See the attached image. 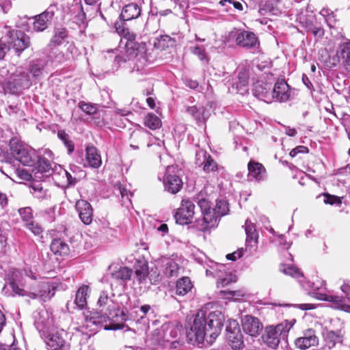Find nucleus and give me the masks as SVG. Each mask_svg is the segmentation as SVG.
Returning a JSON list of instances; mask_svg holds the SVG:
<instances>
[{
    "mask_svg": "<svg viewBox=\"0 0 350 350\" xmlns=\"http://www.w3.org/2000/svg\"><path fill=\"white\" fill-rule=\"evenodd\" d=\"M187 113L198 122H204L209 117V111L202 106H191L187 108Z\"/></svg>",
    "mask_w": 350,
    "mask_h": 350,
    "instance_id": "obj_26",
    "label": "nucleus"
},
{
    "mask_svg": "<svg viewBox=\"0 0 350 350\" xmlns=\"http://www.w3.org/2000/svg\"><path fill=\"white\" fill-rule=\"evenodd\" d=\"M241 324L244 332L252 337L258 336L263 328L259 319L251 315L244 316L242 318Z\"/></svg>",
    "mask_w": 350,
    "mask_h": 350,
    "instance_id": "obj_11",
    "label": "nucleus"
},
{
    "mask_svg": "<svg viewBox=\"0 0 350 350\" xmlns=\"http://www.w3.org/2000/svg\"><path fill=\"white\" fill-rule=\"evenodd\" d=\"M67 37V31L64 28H59L55 31V34L51 40V43L59 45Z\"/></svg>",
    "mask_w": 350,
    "mask_h": 350,
    "instance_id": "obj_47",
    "label": "nucleus"
},
{
    "mask_svg": "<svg viewBox=\"0 0 350 350\" xmlns=\"http://www.w3.org/2000/svg\"><path fill=\"white\" fill-rule=\"evenodd\" d=\"M39 314L40 318L36 321L35 324L37 329L40 332L41 330L47 328L51 321L49 318L47 312H41Z\"/></svg>",
    "mask_w": 350,
    "mask_h": 350,
    "instance_id": "obj_43",
    "label": "nucleus"
},
{
    "mask_svg": "<svg viewBox=\"0 0 350 350\" xmlns=\"http://www.w3.org/2000/svg\"><path fill=\"white\" fill-rule=\"evenodd\" d=\"M191 51L196 55L198 57V58L202 61L208 62V59L205 53V49L203 47L200 46H196L193 47H191Z\"/></svg>",
    "mask_w": 350,
    "mask_h": 350,
    "instance_id": "obj_53",
    "label": "nucleus"
},
{
    "mask_svg": "<svg viewBox=\"0 0 350 350\" xmlns=\"http://www.w3.org/2000/svg\"><path fill=\"white\" fill-rule=\"evenodd\" d=\"M55 295V287L48 282H42L38 284L37 290L30 292L28 297L42 301L49 300Z\"/></svg>",
    "mask_w": 350,
    "mask_h": 350,
    "instance_id": "obj_12",
    "label": "nucleus"
},
{
    "mask_svg": "<svg viewBox=\"0 0 350 350\" xmlns=\"http://www.w3.org/2000/svg\"><path fill=\"white\" fill-rule=\"evenodd\" d=\"M4 40L10 48L12 47L18 53H21L30 44L29 37L19 30H9Z\"/></svg>",
    "mask_w": 350,
    "mask_h": 350,
    "instance_id": "obj_6",
    "label": "nucleus"
},
{
    "mask_svg": "<svg viewBox=\"0 0 350 350\" xmlns=\"http://www.w3.org/2000/svg\"><path fill=\"white\" fill-rule=\"evenodd\" d=\"M224 316L219 310L206 314V310H200L196 314L193 323L187 331V338L189 343H202L206 338L213 342L218 336L224 325Z\"/></svg>",
    "mask_w": 350,
    "mask_h": 350,
    "instance_id": "obj_1",
    "label": "nucleus"
},
{
    "mask_svg": "<svg viewBox=\"0 0 350 350\" xmlns=\"http://www.w3.org/2000/svg\"><path fill=\"white\" fill-rule=\"evenodd\" d=\"M271 88L269 85L263 83H256L253 90V94L259 99L265 102H271Z\"/></svg>",
    "mask_w": 350,
    "mask_h": 350,
    "instance_id": "obj_24",
    "label": "nucleus"
},
{
    "mask_svg": "<svg viewBox=\"0 0 350 350\" xmlns=\"http://www.w3.org/2000/svg\"><path fill=\"white\" fill-rule=\"evenodd\" d=\"M290 88L284 80L278 81L271 90V99L275 98L280 102H285L290 97Z\"/></svg>",
    "mask_w": 350,
    "mask_h": 350,
    "instance_id": "obj_17",
    "label": "nucleus"
},
{
    "mask_svg": "<svg viewBox=\"0 0 350 350\" xmlns=\"http://www.w3.org/2000/svg\"><path fill=\"white\" fill-rule=\"evenodd\" d=\"M280 271L286 275H291L293 278L299 279L304 276L301 271L297 268L292 265H283L280 267Z\"/></svg>",
    "mask_w": 350,
    "mask_h": 350,
    "instance_id": "obj_42",
    "label": "nucleus"
},
{
    "mask_svg": "<svg viewBox=\"0 0 350 350\" xmlns=\"http://www.w3.org/2000/svg\"><path fill=\"white\" fill-rule=\"evenodd\" d=\"M192 287L193 285L189 278L183 277L176 282V294L184 296L191 290Z\"/></svg>",
    "mask_w": 350,
    "mask_h": 350,
    "instance_id": "obj_31",
    "label": "nucleus"
},
{
    "mask_svg": "<svg viewBox=\"0 0 350 350\" xmlns=\"http://www.w3.org/2000/svg\"><path fill=\"white\" fill-rule=\"evenodd\" d=\"M31 193L38 199H44L48 197V190L44 189L40 183H33L31 185Z\"/></svg>",
    "mask_w": 350,
    "mask_h": 350,
    "instance_id": "obj_41",
    "label": "nucleus"
},
{
    "mask_svg": "<svg viewBox=\"0 0 350 350\" xmlns=\"http://www.w3.org/2000/svg\"><path fill=\"white\" fill-rule=\"evenodd\" d=\"M79 107L87 114H94L96 111V108L91 104L85 103L84 102H80L79 103Z\"/></svg>",
    "mask_w": 350,
    "mask_h": 350,
    "instance_id": "obj_57",
    "label": "nucleus"
},
{
    "mask_svg": "<svg viewBox=\"0 0 350 350\" xmlns=\"http://www.w3.org/2000/svg\"><path fill=\"white\" fill-rule=\"evenodd\" d=\"M196 226L200 231H205L211 228L203 218L198 219L196 221Z\"/></svg>",
    "mask_w": 350,
    "mask_h": 350,
    "instance_id": "obj_63",
    "label": "nucleus"
},
{
    "mask_svg": "<svg viewBox=\"0 0 350 350\" xmlns=\"http://www.w3.org/2000/svg\"><path fill=\"white\" fill-rule=\"evenodd\" d=\"M53 8H49L45 12L40 14H38L34 17V22L33 23V29L36 31H43L47 27L49 24L51 23L54 12L52 10Z\"/></svg>",
    "mask_w": 350,
    "mask_h": 350,
    "instance_id": "obj_16",
    "label": "nucleus"
},
{
    "mask_svg": "<svg viewBox=\"0 0 350 350\" xmlns=\"http://www.w3.org/2000/svg\"><path fill=\"white\" fill-rule=\"evenodd\" d=\"M86 161L93 168H98L102 163L101 157L98 150L93 146L86 148Z\"/></svg>",
    "mask_w": 350,
    "mask_h": 350,
    "instance_id": "obj_25",
    "label": "nucleus"
},
{
    "mask_svg": "<svg viewBox=\"0 0 350 350\" xmlns=\"http://www.w3.org/2000/svg\"><path fill=\"white\" fill-rule=\"evenodd\" d=\"M174 39H172L167 35L161 36L159 40V44L161 45L163 47L172 46H174Z\"/></svg>",
    "mask_w": 350,
    "mask_h": 350,
    "instance_id": "obj_58",
    "label": "nucleus"
},
{
    "mask_svg": "<svg viewBox=\"0 0 350 350\" xmlns=\"http://www.w3.org/2000/svg\"><path fill=\"white\" fill-rule=\"evenodd\" d=\"M208 156L209 154H208L205 150H199L196 153V164L199 167H202Z\"/></svg>",
    "mask_w": 350,
    "mask_h": 350,
    "instance_id": "obj_55",
    "label": "nucleus"
},
{
    "mask_svg": "<svg viewBox=\"0 0 350 350\" xmlns=\"http://www.w3.org/2000/svg\"><path fill=\"white\" fill-rule=\"evenodd\" d=\"M76 208L79 212L81 221L88 225L92 221L93 209L91 204L84 200H79L76 203Z\"/></svg>",
    "mask_w": 350,
    "mask_h": 350,
    "instance_id": "obj_18",
    "label": "nucleus"
},
{
    "mask_svg": "<svg viewBox=\"0 0 350 350\" xmlns=\"http://www.w3.org/2000/svg\"><path fill=\"white\" fill-rule=\"evenodd\" d=\"M202 214L203 215L202 218L206 221V224H209L211 228L214 227L217 224V219L219 217L216 213H215L213 209L202 212Z\"/></svg>",
    "mask_w": 350,
    "mask_h": 350,
    "instance_id": "obj_50",
    "label": "nucleus"
},
{
    "mask_svg": "<svg viewBox=\"0 0 350 350\" xmlns=\"http://www.w3.org/2000/svg\"><path fill=\"white\" fill-rule=\"evenodd\" d=\"M37 168L38 172H45L51 174V172L53 170L51 162L44 157H39L37 161Z\"/></svg>",
    "mask_w": 350,
    "mask_h": 350,
    "instance_id": "obj_46",
    "label": "nucleus"
},
{
    "mask_svg": "<svg viewBox=\"0 0 350 350\" xmlns=\"http://www.w3.org/2000/svg\"><path fill=\"white\" fill-rule=\"evenodd\" d=\"M164 270L163 273L167 277H174L177 276L179 273L178 265L171 259H167L163 262Z\"/></svg>",
    "mask_w": 350,
    "mask_h": 350,
    "instance_id": "obj_34",
    "label": "nucleus"
},
{
    "mask_svg": "<svg viewBox=\"0 0 350 350\" xmlns=\"http://www.w3.org/2000/svg\"><path fill=\"white\" fill-rule=\"evenodd\" d=\"M161 330V327L160 328L156 329L152 334V342L154 345H160L164 347H166L165 341V334L160 333Z\"/></svg>",
    "mask_w": 350,
    "mask_h": 350,
    "instance_id": "obj_49",
    "label": "nucleus"
},
{
    "mask_svg": "<svg viewBox=\"0 0 350 350\" xmlns=\"http://www.w3.org/2000/svg\"><path fill=\"white\" fill-rule=\"evenodd\" d=\"M309 31L313 34V36L316 38H322L324 35V30L320 26H312L309 29Z\"/></svg>",
    "mask_w": 350,
    "mask_h": 350,
    "instance_id": "obj_62",
    "label": "nucleus"
},
{
    "mask_svg": "<svg viewBox=\"0 0 350 350\" xmlns=\"http://www.w3.org/2000/svg\"><path fill=\"white\" fill-rule=\"evenodd\" d=\"M230 36L234 37L236 44L241 47L250 49H258L260 42L255 33L248 31H231Z\"/></svg>",
    "mask_w": 350,
    "mask_h": 350,
    "instance_id": "obj_9",
    "label": "nucleus"
},
{
    "mask_svg": "<svg viewBox=\"0 0 350 350\" xmlns=\"http://www.w3.org/2000/svg\"><path fill=\"white\" fill-rule=\"evenodd\" d=\"M25 226L35 235H40L43 231L41 226L33 221H31L30 223H27Z\"/></svg>",
    "mask_w": 350,
    "mask_h": 350,
    "instance_id": "obj_56",
    "label": "nucleus"
},
{
    "mask_svg": "<svg viewBox=\"0 0 350 350\" xmlns=\"http://www.w3.org/2000/svg\"><path fill=\"white\" fill-rule=\"evenodd\" d=\"M219 217L226 215L228 212V204L226 200H220L217 202L215 208L213 209Z\"/></svg>",
    "mask_w": 350,
    "mask_h": 350,
    "instance_id": "obj_48",
    "label": "nucleus"
},
{
    "mask_svg": "<svg viewBox=\"0 0 350 350\" xmlns=\"http://www.w3.org/2000/svg\"><path fill=\"white\" fill-rule=\"evenodd\" d=\"M150 138V133L144 129L133 131L131 135V141L139 145L144 144Z\"/></svg>",
    "mask_w": 350,
    "mask_h": 350,
    "instance_id": "obj_37",
    "label": "nucleus"
},
{
    "mask_svg": "<svg viewBox=\"0 0 350 350\" xmlns=\"http://www.w3.org/2000/svg\"><path fill=\"white\" fill-rule=\"evenodd\" d=\"M217 163L209 154L202 167L204 172L209 173L216 171L217 170Z\"/></svg>",
    "mask_w": 350,
    "mask_h": 350,
    "instance_id": "obj_51",
    "label": "nucleus"
},
{
    "mask_svg": "<svg viewBox=\"0 0 350 350\" xmlns=\"http://www.w3.org/2000/svg\"><path fill=\"white\" fill-rule=\"evenodd\" d=\"M336 55L343 68L350 73V40L339 46Z\"/></svg>",
    "mask_w": 350,
    "mask_h": 350,
    "instance_id": "obj_23",
    "label": "nucleus"
},
{
    "mask_svg": "<svg viewBox=\"0 0 350 350\" xmlns=\"http://www.w3.org/2000/svg\"><path fill=\"white\" fill-rule=\"evenodd\" d=\"M249 81V70L245 67L239 68L237 77L234 79L232 88L237 92L243 94Z\"/></svg>",
    "mask_w": 350,
    "mask_h": 350,
    "instance_id": "obj_19",
    "label": "nucleus"
},
{
    "mask_svg": "<svg viewBox=\"0 0 350 350\" xmlns=\"http://www.w3.org/2000/svg\"><path fill=\"white\" fill-rule=\"evenodd\" d=\"M116 31L123 36L124 39L127 41L125 44L124 51L125 54L122 55H116L115 61L120 64V62H126L127 61L137 60L141 63V65H137V70L142 67L147 62L144 55V48L139 49L137 46V43L135 42L136 35L130 32L128 29L124 27L122 21H116L114 24Z\"/></svg>",
    "mask_w": 350,
    "mask_h": 350,
    "instance_id": "obj_2",
    "label": "nucleus"
},
{
    "mask_svg": "<svg viewBox=\"0 0 350 350\" xmlns=\"http://www.w3.org/2000/svg\"><path fill=\"white\" fill-rule=\"evenodd\" d=\"M296 320L293 319L290 321L285 320L276 326L266 327L265 332L262 336L264 342L271 349H276L281 338L285 339L288 333L295 323Z\"/></svg>",
    "mask_w": 350,
    "mask_h": 350,
    "instance_id": "obj_3",
    "label": "nucleus"
},
{
    "mask_svg": "<svg viewBox=\"0 0 350 350\" xmlns=\"http://www.w3.org/2000/svg\"><path fill=\"white\" fill-rule=\"evenodd\" d=\"M132 273V269L123 267H120L118 271L111 273V277L117 281L124 282L131 279Z\"/></svg>",
    "mask_w": 350,
    "mask_h": 350,
    "instance_id": "obj_35",
    "label": "nucleus"
},
{
    "mask_svg": "<svg viewBox=\"0 0 350 350\" xmlns=\"http://www.w3.org/2000/svg\"><path fill=\"white\" fill-rule=\"evenodd\" d=\"M226 331L228 342L232 349L240 350L244 347L243 336L237 321L229 320Z\"/></svg>",
    "mask_w": 350,
    "mask_h": 350,
    "instance_id": "obj_7",
    "label": "nucleus"
},
{
    "mask_svg": "<svg viewBox=\"0 0 350 350\" xmlns=\"http://www.w3.org/2000/svg\"><path fill=\"white\" fill-rule=\"evenodd\" d=\"M174 170L173 166H167L165 177L163 179L165 190L172 194L178 193L183 187L181 178L178 175L174 173Z\"/></svg>",
    "mask_w": 350,
    "mask_h": 350,
    "instance_id": "obj_10",
    "label": "nucleus"
},
{
    "mask_svg": "<svg viewBox=\"0 0 350 350\" xmlns=\"http://www.w3.org/2000/svg\"><path fill=\"white\" fill-rule=\"evenodd\" d=\"M161 334H165V341L166 344V347L170 346L172 348H176V344H178V340L173 339H176L178 334L179 330L178 328L175 327L172 325L170 324H164L161 326Z\"/></svg>",
    "mask_w": 350,
    "mask_h": 350,
    "instance_id": "obj_22",
    "label": "nucleus"
},
{
    "mask_svg": "<svg viewBox=\"0 0 350 350\" xmlns=\"http://www.w3.org/2000/svg\"><path fill=\"white\" fill-rule=\"evenodd\" d=\"M101 311H105V315L102 316L100 321H105L106 319H113L116 317L122 321H127V315L124 311L115 310V306L113 300L108 296L106 291H102L97 302Z\"/></svg>",
    "mask_w": 350,
    "mask_h": 350,
    "instance_id": "obj_4",
    "label": "nucleus"
},
{
    "mask_svg": "<svg viewBox=\"0 0 350 350\" xmlns=\"http://www.w3.org/2000/svg\"><path fill=\"white\" fill-rule=\"evenodd\" d=\"M247 246L254 247L257 244L258 233L254 224L247 219L245 223Z\"/></svg>",
    "mask_w": 350,
    "mask_h": 350,
    "instance_id": "obj_28",
    "label": "nucleus"
},
{
    "mask_svg": "<svg viewBox=\"0 0 350 350\" xmlns=\"http://www.w3.org/2000/svg\"><path fill=\"white\" fill-rule=\"evenodd\" d=\"M139 316L135 320V323L138 325L137 329L142 331H147L149 328V316L153 314V310L151 306L148 304H145L139 308Z\"/></svg>",
    "mask_w": 350,
    "mask_h": 350,
    "instance_id": "obj_21",
    "label": "nucleus"
},
{
    "mask_svg": "<svg viewBox=\"0 0 350 350\" xmlns=\"http://www.w3.org/2000/svg\"><path fill=\"white\" fill-rule=\"evenodd\" d=\"M14 155L24 165H32L34 163V160L32 159L30 153L24 148L17 150Z\"/></svg>",
    "mask_w": 350,
    "mask_h": 350,
    "instance_id": "obj_38",
    "label": "nucleus"
},
{
    "mask_svg": "<svg viewBox=\"0 0 350 350\" xmlns=\"http://www.w3.org/2000/svg\"><path fill=\"white\" fill-rule=\"evenodd\" d=\"M46 66V61L44 59H38L31 62L29 72L35 78L40 77L44 67Z\"/></svg>",
    "mask_w": 350,
    "mask_h": 350,
    "instance_id": "obj_33",
    "label": "nucleus"
},
{
    "mask_svg": "<svg viewBox=\"0 0 350 350\" xmlns=\"http://www.w3.org/2000/svg\"><path fill=\"white\" fill-rule=\"evenodd\" d=\"M141 8L136 3H128L124 5L120 14V21H129L137 18L141 15Z\"/></svg>",
    "mask_w": 350,
    "mask_h": 350,
    "instance_id": "obj_20",
    "label": "nucleus"
},
{
    "mask_svg": "<svg viewBox=\"0 0 350 350\" xmlns=\"http://www.w3.org/2000/svg\"><path fill=\"white\" fill-rule=\"evenodd\" d=\"M145 125L150 129L155 130L161 125L160 119L152 113H149L145 118Z\"/></svg>",
    "mask_w": 350,
    "mask_h": 350,
    "instance_id": "obj_45",
    "label": "nucleus"
},
{
    "mask_svg": "<svg viewBox=\"0 0 350 350\" xmlns=\"http://www.w3.org/2000/svg\"><path fill=\"white\" fill-rule=\"evenodd\" d=\"M10 285L12 288L13 291L21 296H28L30 292L26 291L23 288H21L15 282L14 280L10 282Z\"/></svg>",
    "mask_w": 350,
    "mask_h": 350,
    "instance_id": "obj_61",
    "label": "nucleus"
},
{
    "mask_svg": "<svg viewBox=\"0 0 350 350\" xmlns=\"http://www.w3.org/2000/svg\"><path fill=\"white\" fill-rule=\"evenodd\" d=\"M19 214L22 218V220L27 224L33 221V212L30 207H25L19 209Z\"/></svg>",
    "mask_w": 350,
    "mask_h": 350,
    "instance_id": "obj_52",
    "label": "nucleus"
},
{
    "mask_svg": "<svg viewBox=\"0 0 350 350\" xmlns=\"http://www.w3.org/2000/svg\"><path fill=\"white\" fill-rule=\"evenodd\" d=\"M48 59L53 65L57 66L65 62L64 54L58 49L53 50L49 55Z\"/></svg>",
    "mask_w": 350,
    "mask_h": 350,
    "instance_id": "obj_44",
    "label": "nucleus"
},
{
    "mask_svg": "<svg viewBox=\"0 0 350 350\" xmlns=\"http://www.w3.org/2000/svg\"><path fill=\"white\" fill-rule=\"evenodd\" d=\"M248 171L249 176L256 180H263L266 174L264 166L261 163L254 161H250L248 163Z\"/></svg>",
    "mask_w": 350,
    "mask_h": 350,
    "instance_id": "obj_27",
    "label": "nucleus"
},
{
    "mask_svg": "<svg viewBox=\"0 0 350 350\" xmlns=\"http://www.w3.org/2000/svg\"><path fill=\"white\" fill-rule=\"evenodd\" d=\"M57 137L67 148L68 154H72L75 150V144L70 139V135L64 130H59L57 132Z\"/></svg>",
    "mask_w": 350,
    "mask_h": 350,
    "instance_id": "obj_40",
    "label": "nucleus"
},
{
    "mask_svg": "<svg viewBox=\"0 0 350 350\" xmlns=\"http://www.w3.org/2000/svg\"><path fill=\"white\" fill-rule=\"evenodd\" d=\"M236 282V276L232 274H228L224 278H220L217 282V287H224L230 283Z\"/></svg>",
    "mask_w": 350,
    "mask_h": 350,
    "instance_id": "obj_54",
    "label": "nucleus"
},
{
    "mask_svg": "<svg viewBox=\"0 0 350 350\" xmlns=\"http://www.w3.org/2000/svg\"><path fill=\"white\" fill-rule=\"evenodd\" d=\"M51 250L56 255L66 256L68 254L70 249L61 239H54L51 244Z\"/></svg>",
    "mask_w": 350,
    "mask_h": 350,
    "instance_id": "obj_32",
    "label": "nucleus"
},
{
    "mask_svg": "<svg viewBox=\"0 0 350 350\" xmlns=\"http://www.w3.org/2000/svg\"><path fill=\"white\" fill-rule=\"evenodd\" d=\"M90 287L88 285H82L76 293L75 303L81 309L87 305V298L90 293Z\"/></svg>",
    "mask_w": 350,
    "mask_h": 350,
    "instance_id": "obj_30",
    "label": "nucleus"
},
{
    "mask_svg": "<svg viewBox=\"0 0 350 350\" xmlns=\"http://www.w3.org/2000/svg\"><path fill=\"white\" fill-rule=\"evenodd\" d=\"M63 334L62 330V332L51 333L45 337L44 342L49 350H69V345L63 338Z\"/></svg>",
    "mask_w": 350,
    "mask_h": 350,
    "instance_id": "obj_14",
    "label": "nucleus"
},
{
    "mask_svg": "<svg viewBox=\"0 0 350 350\" xmlns=\"http://www.w3.org/2000/svg\"><path fill=\"white\" fill-rule=\"evenodd\" d=\"M135 275L139 283L146 282L148 275V267L146 262L139 263L135 267Z\"/></svg>",
    "mask_w": 350,
    "mask_h": 350,
    "instance_id": "obj_39",
    "label": "nucleus"
},
{
    "mask_svg": "<svg viewBox=\"0 0 350 350\" xmlns=\"http://www.w3.org/2000/svg\"><path fill=\"white\" fill-rule=\"evenodd\" d=\"M195 204L193 200L189 198L183 199L180 206L177 209L174 217L176 223L186 225L191 223L195 214Z\"/></svg>",
    "mask_w": 350,
    "mask_h": 350,
    "instance_id": "obj_8",
    "label": "nucleus"
},
{
    "mask_svg": "<svg viewBox=\"0 0 350 350\" xmlns=\"http://www.w3.org/2000/svg\"><path fill=\"white\" fill-rule=\"evenodd\" d=\"M193 200L198 204L202 213L211 209L208 196L202 191L194 197Z\"/></svg>",
    "mask_w": 350,
    "mask_h": 350,
    "instance_id": "obj_36",
    "label": "nucleus"
},
{
    "mask_svg": "<svg viewBox=\"0 0 350 350\" xmlns=\"http://www.w3.org/2000/svg\"><path fill=\"white\" fill-rule=\"evenodd\" d=\"M10 147L13 154H14L17 150H19L21 148H23L20 140L16 137H12L10 139Z\"/></svg>",
    "mask_w": 350,
    "mask_h": 350,
    "instance_id": "obj_59",
    "label": "nucleus"
},
{
    "mask_svg": "<svg viewBox=\"0 0 350 350\" xmlns=\"http://www.w3.org/2000/svg\"><path fill=\"white\" fill-rule=\"evenodd\" d=\"M31 85L29 76L25 71L16 70L5 84L4 89L11 94H19Z\"/></svg>",
    "mask_w": 350,
    "mask_h": 350,
    "instance_id": "obj_5",
    "label": "nucleus"
},
{
    "mask_svg": "<svg viewBox=\"0 0 350 350\" xmlns=\"http://www.w3.org/2000/svg\"><path fill=\"white\" fill-rule=\"evenodd\" d=\"M319 344V338L315 330L308 329L303 332V335L295 340V345L297 349L306 350Z\"/></svg>",
    "mask_w": 350,
    "mask_h": 350,
    "instance_id": "obj_13",
    "label": "nucleus"
},
{
    "mask_svg": "<svg viewBox=\"0 0 350 350\" xmlns=\"http://www.w3.org/2000/svg\"><path fill=\"white\" fill-rule=\"evenodd\" d=\"M325 346L329 350H341L342 347V336L340 331L325 329L323 332Z\"/></svg>",
    "mask_w": 350,
    "mask_h": 350,
    "instance_id": "obj_15",
    "label": "nucleus"
},
{
    "mask_svg": "<svg viewBox=\"0 0 350 350\" xmlns=\"http://www.w3.org/2000/svg\"><path fill=\"white\" fill-rule=\"evenodd\" d=\"M340 290L345 295V296L325 295L324 299L338 304H342L346 300L350 302V285L345 283L340 286Z\"/></svg>",
    "mask_w": 350,
    "mask_h": 350,
    "instance_id": "obj_29",
    "label": "nucleus"
},
{
    "mask_svg": "<svg viewBox=\"0 0 350 350\" xmlns=\"http://www.w3.org/2000/svg\"><path fill=\"white\" fill-rule=\"evenodd\" d=\"M324 202L325 204H337V205H339L342 203L340 198L335 196H331L329 194L325 195Z\"/></svg>",
    "mask_w": 350,
    "mask_h": 350,
    "instance_id": "obj_60",
    "label": "nucleus"
},
{
    "mask_svg": "<svg viewBox=\"0 0 350 350\" xmlns=\"http://www.w3.org/2000/svg\"><path fill=\"white\" fill-rule=\"evenodd\" d=\"M308 152V148L304 146H299L296 148H293L290 152V156L291 157H294L297 156L299 153H306Z\"/></svg>",
    "mask_w": 350,
    "mask_h": 350,
    "instance_id": "obj_64",
    "label": "nucleus"
}]
</instances>
